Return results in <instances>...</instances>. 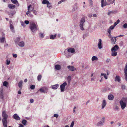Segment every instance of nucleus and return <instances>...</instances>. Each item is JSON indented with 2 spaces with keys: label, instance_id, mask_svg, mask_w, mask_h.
<instances>
[{
  "label": "nucleus",
  "instance_id": "42",
  "mask_svg": "<svg viewBox=\"0 0 127 127\" xmlns=\"http://www.w3.org/2000/svg\"><path fill=\"white\" fill-rule=\"evenodd\" d=\"M10 29L11 30H13V29L14 27H13V25L12 24H10Z\"/></svg>",
  "mask_w": 127,
  "mask_h": 127
},
{
  "label": "nucleus",
  "instance_id": "63",
  "mask_svg": "<svg viewBox=\"0 0 127 127\" xmlns=\"http://www.w3.org/2000/svg\"><path fill=\"white\" fill-rule=\"evenodd\" d=\"M20 127H23V126L22 124H20Z\"/></svg>",
  "mask_w": 127,
  "mask_h": 127
},
{
  "label": "nucleus",
  "instance_id": "15",
  "mask_svg": "<svg viewBox=\"0 0 127 127\" xmlns=\"http://www.w3.org/2000/svg\"><path fill=\"white\" fill-rule=\"evenodd\" d=\"M106 104V101L105 100H103L102 103V109H103L104 107L105 106Z\"/></svg>",
  "mask_w": 127,
  "mask_h": 127
},
{
  "label": "nucleus",
  "instance_id": "6",
  "mask_svg": "<svg viewBox=\"0 0 127 127\" xmlns=\"http://www.w3.org/2000/svg\"><path fill=\"white\" fill-rule=\"evenodd\" d=\"M108 36L109 38H110L111 39V43L112 44H114L115 43V42L116 41V37H113L111 35H108Z\"/></svg>",
  "mask_w": 127,
  "mask_h": 127
},
{
  "label": "nucleus",
  "instance_id": "36",
  "mask_svg": "<svg viewBox=\"0 0 127 127\" xmlns=\"http://www.w3.org/2000/svg\"><path fill=\"white\" fill-rule=\"evenodd\" d=\"M8 83L7 81H4L3 83V85L4 86H7L8 85Z\"/></svg>",
  "mask_w": 127,
  "mask_h": 127
},
{
  "label": "nucleus",
  "instance_id": "16",
  "mask_svg": "<svg viewBox=\"0 0 127 127\" xmlns=\"http://www.w3.org/2000/svg\"><path fill=\"white\" fill-rule=\"evenodd\" d=\"M68 52H70L71 53H73L75 52V50L74 48H70L68 49L67 50Z\"/></svg>",
  "mask_w": 127,
  "mask_h": 127
},
{
  "label": "nucleus",
  "instance_id": "48",
  "mask_svg": "<svg viewBox=\"0 0 127 127\" xmlns=\"http://www.w3.org/2000/svg\"><path fill=\"white\" fill-rule=\"evenodd\" d=\"M25 23L26 24L28 25L29 23V21L28 20H25Z\"/></svg>",
  "mask_w": 127,
  "mask_h": 127
},
{
  "label": "nucleus",
  "instance_id": "8",
  "mask_svg": "<svg viewBox=\"0 0 127 127\" xmlns=\"http://www.w3.org/2000/svg\"><path fill=\"white\" fill-rule=\"evenodd\" d=\"M68 68L70 71H73L76 70V69L73 66L68 65L67 67Z\"/></svg>",
  "mask_w": 127,
  "mask_h": 127
},
{
  "label": "nucleus",
  "instance_id": "2",
  "mask_svg": "<svg viewBox=\"0 0 127 127\" xmlns=\"http://www.w3.org/2000/svg\"><path fill=\"white\" fill-rule=\"evenodd\" d=\"M30 28L32 31L33 32L38 30V26L34 22H31L30 23Z\"/></svg>",
  "mask_w": 127,
  "mask_h": 127
},
{
  "label": "nucleus",
  "instance_id": "11",
  "mask_svg": "<svg viewBox=\"0 0 127 127\" xmlns=\"http://www.w3.org/2000/svg\"><path fill=\"white\" fill-rule=\"evenodd\" d=\"M101 41V39H99V40L98 46V48L100 49H101L102 47V45Z\"/></svg>",
  "mask_w": 127,
  "mask_h": 127
},
{
  "label": "nucleus",
  "instance_id": "31",
  "mask_svg": "<svg viewBox=\"0 0 127 127\" xmlns=\"http://www.w3.org/2000/svg\"><path fill=\"white\" fill-rule=\"evenodd\" d=\"M42 78V76L41 75H39L37 77V79L38 81H40L41 80Z\"/></svg>",
  "mask_w": 127,
  "mask_h": 127
},
{
  "label": "nucleus",
  "instance_id": "26",
  "mask_svg": "<svg viewBox=\"0 0 127 127\" xmlns=\"http://www.w3.org/2000/svg\"><path fill=\"white\" fill-rule=\"evenodd\" d=\"M56 34H55L54 35H51L50 36V38L51 39H54L56 37Z\"/></svg>",
  "mask_w": 127,
  "mask_h": 127
},
{
  "label": "nucleus",
  "instance_id": "37",
  "mask_svg": "<svg viewBox=\"0 0 127 127\" xmlns=\"http://www.w3.org/2000/svg\"><path fill=\"white\" fill-rule=\"evenodd\" d=\"M39 35L40 37L41 38H42L44 37V35L43 34L41 33H39Z\"/></svg>",
  "mask_w": 127,
  "mask_h": 127
},
{
  "label": "nucleus",
  "instance_id": "27",
  "mask_svg": "<svg viewBox=\"0 0 127 127\" xmlns=\"http://www.w3.org/2000/svg\"><path fill=\"white\" fill-rule=\"evenodd\" d=\"M115 0H107L108 2L109 3V4H112L113 3H114Z\"/></svg>",
  "mask_w": 127,
  "mask_h": 127
},
{
  "label": "nucleus",
  "instance_id": "46",
  "mask_svg": "<svg viewBox=\"0 0 127 127\" xmlns=\"http://www.w3.org/2000/svg\"><path fill=\"white\" fill-rule=\"evenodd\" d=\"M89 1L91 6L93 5V1L91 0H89Z\"/></svg>",
  "mask_w": 127,
  "mask_h": 127
},
{
  "label": "nucleus",
  "instance_id": "59",
  "mask_svg": "<svg viewBox=\"0 0 127 127\" xmlns=\"http://www.w3.org/2000/svg\"><path fill=\"white\" fill-rule=\"evenodd\" d=\"M120 21L119 19L116 22L118 24L119 23Z\"/></svg>",
  "mask_w": 127,
  "mask_h": 127
},
{
  "label": "nucleus",
  "instance_id": "33",
  "mask_svg": "<svg viewBox=\"0 0 127 127\" xmlns=\"http://www.w3.org/2000/svg\"><path fill=\"white\" fill-rule=\"evenodd\" d=\"M67 80L69 84H70L71 80V77L70 76H68L67 78Z\"/></svg>",
  "mask_w": 127,
  "mask_h": 127
},
{
  "label": "nucleus",
  "instance_id": "4",
  "mask_svg": "<svg viewBox=\"0 0 127 127\" xmlns=\"http://www.w3.org/2000/svg\"><path fill=\"white\" fill-rule=\"evenodd\" d=\"M85 21V19L84 18H82L80 22V29L82 30H84V28L83 27V24Z\"/></svg>",
  "mask_w": 127,
  "mask_h": 127
},
{
  "label": "nucleus",
  "instance_id": "25",
  "mask_svg": "<svg viewBox=\"0 0 127 127\" xmlns=\"http://www.w3.org/2000/svg\"><path fill=\"white\" fill-rule=\"evenodd\" d=\"M18 45L19 46L21 47H23L24 45V43L23 41H22L21 42L18 44Z\"/></svg>",
  "mask_w": 127,
  "mask_h": 127
},
{
  "label": "nucleus",
  "instance_id": "23",
  "mask_svg": "<svg viewBox=\"0 0 127 127\" xmlns=\"http://www.w3.org/2000/svg\"><path fill=\"white\" fill-rule=\"evenodd\" d=\"M23 83V82L22 81H20L19 82L18 84L19 87L21 89H22V85Z\"/></svg>",
  "mask_w": 127,
  "mask_h": 127
},
{
  "label": "nucleus",
  "instance_id": "45",
  "mask_svg": "<svg viewBox=\"0 0 127 127\" xmlns=\"http://www.w3.org/2000/svg\"><path fill=\"white\" fill-rule=\"evenodd\" d=\"M114 27H115L114 26H111L110 27L109 29L111 30H112L114 28Z\"/></svg>",
  "mask_w": 127,
  "mask_h": 127
},
{
  "label": "nucleus",
  "instance_id": "30",
  "mask_svg": "<svg viewBox=\"0 0 127 127\" xmlns=\"http://www.w3.org/2000/svg\"><path fill=\"white\" fill-rule=\"evenodd\" d=\"M5 40V37H4L1 38H0V42L1 43H3L4 42Z\"/></svg>",
  "mask_w": 127,
  "mask_h": 127
},
{
  "label": "nucleus",
  "instance_id": "58",
  "mask_svg": "<svg viewBox=\"0 0 127 127\" xmlns=\"http://www.w3.org/2000/svg\"><path fill=\"white\" fill-rule=\"evenodd\" d=\"M120 21L119 19L116 22L118 24L119 23Z\"/></svg>",
  "mask_w": 127,
  "mask_h": 127
},
{
  "label": "nucleus",
  "instance_id": "43",
  "mask_svg": "<svg viewBox=\"0 0 127 127\" xmlns=\"http://www.w3.org/2000/svg\"><path fill=\"white\" fill-rule=\"evenodd\" d=\"M121 88L123 90L125 89L126 88V86L125 85H122L121 86Z\"/></svg>",
  "mask_w": 127,
  "mask_h": 127
},
{
  "label": "nucleus",
  "instance_id": "60",
  "mask_svg": "<svg viewBox=\"0 0 127 127\" xmlns=\"http://www.w3.org/2000/svg\"><path fill=\"white\" fill-rule=\"evenodd\" d=\"M21 89H20V90L18 92V93L19 94H21Z\"/></svg>",
  "mask_w": 127,
  "mask_h": 127
},
{
  "label": "nucleus",
  "instance_id": "44",
  "mask_svg": "<svg viewBox=\"0 0 127 127\" xmlns=\"http://www.w3.org/2000/svg\"><path fill=\"white\" fill-rule=\"evenodd\" d=\"M74 122L73 121H72V123L70 125V127H73V125H74Z\"/></svg>",
  "mask_w": 127,
  "mask_h": 127
},
{
  "label": "nucleus",
  "instance_id": "62",
  "mask_svg": "<svg viewBox=\"0 0 127 127\" xmlns=\"http://www.w3.org/2000/svg\"><path fill=\"white\" fill-rule=\"evenodd\" d=\"M117 24L116 22H115L114 24V26L115 27Z\"/></svg>",
  "mask_w": 127,
  "mask_h": 127
},
{
  "label": "nucleus",
  "instance_id": "57",
  "mask_svg": "<svg viewBox=\"0 0 127 127\" xmlns=\"http://www.w3.org/2000/svg\"><path fill=\"white\" fill-rule=\"evenodd\" d=\"M30 102L31 103H32L33 102V100L31 99L30 100Z\"/></svg>",
  "mask_w": 127,
  "mask_h": 127
},
{
  "label": "nucleus",
  "instance_id": "52",
  "mask_svg": "<svg viewBox=\"0 0 127 127\" xmlns=\"http://www.w3.org/2000/svg\"><path fill=\"white\" fill-rule=\"evenodd\" d=\"M34 8L32 7H31L30 8V11H31L33 10Z\"/></svg>",
  "mask_w": 127,
  "mask_h": 127
},
{
  "label": "nucleus",
  "instance_id": "29",
  "mask_svg": "<svg viewBox=\"0 0 127 127\" xmlns=\"http://www.w3.org/2000/svg\"><path fill=\"white\" fill-rule=\"evenodd\" d=\"M31 6V5H30L29 6H28V11L26 13V15H28L30 13V8Z\"/></svg>",
  "mask_w": 127,
  "mask_h": 127
},
{
  "label": "nucleus",
  "instance_id": "32",
  "mask_svg": "<svg viewBox=\"0 0 127 127\" xmlns=\"http://www.w3.org/2000/svg\"><path fill=\"white\" fill-rule=\"evenodd\" d=\"M11 1L14 4H16L17 3L18 5H17L18 6L19 5V4L18 3V1L17 0H11Z\"/></svg>",
  "mask_w": 127,
  "mask_h": 127
},
{
  "label": "nucleus",
  "instance_id": "50",
  "mask_svg": "<svg viewBox=\"0 0 127 127\" xmlns=\"http://www.w3.org/2000/svg\"><path fill=\"white\" fill-rule=\"evenodd\" d=\"M108 32L109 34V35H111V30L109 29H108Z\"/></svg>",
  "mask_w": 127,
  "mask_h": 127
},
{
  "label": "nucleus",
  "instance_id": "61",
  "mask_svg": "<svg viewBox=\"0 0 127 127\" xmlns=\"http://www.w3.org/2000/svg\"><path fill=\"white\" fill-rule=\"evenodd\" d=\"M110 61V59H107V60H106V62L107 63L109 62Z\"/></svg>",
  "mask_w": 127,
  "mask_h": 127
},
{
  "label": "nucleus",
  "instance_id": "24",
  "mask_svg": "<svg viewBox=\"0 0 127 127\" xmlns=\"http://www.w3.org/2000/svg\"><path fill=\"white\" fill-rule=\"evenodd\" d=\"M125 74V77L126 81H127V69H126V70H124Z\"/></svg>",
  "mask_w": 127,
  "mask_h": 127
},
{
  "label": "nucleus",
  "instance_id": "5",
  "mask_svg": "<svg viewBox=\"0 0 127 127\" xmlns=\"http://www.w3.org/2000/svg\"><path fill=\"white\" fill-rule=\"evenodd\" d=\"M67 85V84L65 82L61 85L60 87L61 91L62 92H64V91L65 87Z\"/></svg>",
  "mask_w": 127,
  "mask_h": 127
},
{
  "label": "nucleus",
  "instance_id": "12",
  "mask_svg": "<svg viewBox=\"0 0 127 127\" xmlns=\"http://www.w3.org/2000/svg\"><path fill=\"white\" fill-rule=\"evenodd\" d=\"M13 118L14 119L17 120H19L20 119V117L16 114H15L13 115Z\"/></svg>",
  "mask_w": 127,
  "mask_h": 127
},
{
  "label": "nucleus",
  "instance_id": "28",
  "mask_svg": "<svg viewBox=\"0 0 127 127\" xmlns=\"http://www.w3.org/2000/svg\"><path fill=\"white\" fill-rule=\"evenodd\" d=\"M98 60V59L95 56H93L92 57V61H97Z\"/></svg>",
  "mask_w": 127,
  "mask_h": 127
},
{
  "label": "nucleus",
  "instance_id": "22",
  "mask_svg": "<svg viewBox=\"0 0 127 127\" xmlns=\"http://www.w3.org/2000/svg\"><path fill=\"white\" fill-rule=\"evenodd\" d=\"M55 68L57 70H59L61 69V66L58 64L56 65L55 66Z\"/></svg>",
  "mask_w": 127,
  "mask_h": 127
},
{
  "label": "nucleus",
  "instance_id": "3",
  "mask_svg": "<svg viewBox=\"0 0 127 127\" xmlns=\"http://www.w3.org/2000/svg\"><path fill=\"white\" fill-rule=\"evenodd\" d=\"M127 100V98H123L122 100L120 101V104L121 106V108L122 109H124L126 106V103L123 102V101H126Z\"/></svg>",
  "mask_w": 127,
  "mask_h": 127
},
{
  "label": "nucleus",
  "instance_id": "64",
  "mask_svg": "<svg viewBox=\"0 0 127 127\" xmlns=\"http://www.w3.org/2000/svg\"><path fill=\"white\" fill-rule=\"evenodd\" d=\"M27 79H25L24 80V82H27Z\"/></svg>",
  "mask_w": 127,
  "mask_h": 127
},
{
  "label": "nucleus",
  "instance_id": "56",
  "mask_svg": "<svg viewBox=\"0 0 127 127\" xmlns=\"http://www.w3.org/2000/svg\"><path fill=\"white\" fill-rule=\"evenodd\" d=\"M69 53H68L67 54L66 53L65 54L66 56L68 58L70 56L69 55Z\"/></svg>",
  "mask_w": 127,
  "mask_h": 127
},
{
  "label": "nucleus",
  "instance_id": "7",
  "mask_svg": "<svg viewBox=\"0 0 127 127\" xmlns=\"http://www.w3.org/2000/svg\"><path fill=\"white\" fill-rule=\"evenodd\" d=\"M4 98L3 88L1 87L0 89V98L3 99Z\"/></svg>",
  "mask_w": 127,
  "mask_h": 127
},
{
  "label": "nucleus",
  "instance_id": "14",
  "mask_svg": "<svg viewBox=\"0 0 127 127\" xmlns=\"http://www.w3.org/2000/svg\"><path fill=\"white\" fill-rule=\"evenodd\" d=\"M59 85L57 84L53 85L51 86L52 87V88L54 90H56L57 89L58 87L59 86Z\"/></svg>",
  "mask_w": 127,
  "mask_h": 127
},
{
  "label": "nucleus",
  "instance_id": "47",
  "mask_svg": "<svg viewBox=\"0 0 127 127\" xmlns=\"http://www.w3.org/2000/svg\"><path fill=\"white\" fill-rule=\"evenodd\" d=\"M10 61L9 60H8L6 61V64L7 65H9L10 64Z\"/></svg>",
  "mask_w": 127,
  "mask_h": 127
},
{
  "label": "nucleus",
  "instance_id": "49",
  "mask_svg": "<svg viewBox=\"0 0 127 127\" xmlns=\"http://www.w3.org/2000/svg\"><path fill=\"white\" fill-rule=\"evenodd\" d=\"M123 27L124 28H127V24L126 23L124 24L123 25Z\"/></svg>",
  "mask_w": 127,
  "mask_h": 127
},
{
  "label": "nucleus",
  "instance_id": "13",
  "mask_svg": "<svg viewBox=\"0 0 127 127\" xmlns=\"http://www.w3.org/2000/svg\"><path fill=\"white\" fill-rule=\"evenodd\" d=\"M119 48V47L118 45H115L112 48L111 51H116Z\"/></svg>",
  "mask_w": 127,
  "mask_h": 127
},
{
  "label": "nucleus",
  "instance_id": "19",
  "mask_svg": "<svg viewBox=\"0 0 127 127\" xmlns=\"http://www.w3.org/2000/svg\"><path fill=\"white\" fill-rule=\"evenodd\" d=\"M111 55L113 56H116L117 54V52L116 51H111Z\"/></svg>",
  "mask_w": 127,
  "mask_h": 127
},
{
  "label": "nucleus",
  "instance_id": "40",
  "mask_svg": "<svg viewBox=\"0 0 127 127\" xmlns=\"http://www.w3.org/2000/svg\"><path fill=\"white\" fill-rule=\"evenodd\" d=\"M47 6L48 8H50L51 6V4L49 2L47 4Z\"/></svg>",
  "mask_w": 127,
  "mask_h": 127
},
{
  "label": "nucleus",
  "instance_id": "9",
  "mask_svg": "<svg viewBox=\"0 0 127 127\" xmlns=\"http://www.w3.org/2000/svg\"><path fill=\"white\" fill-rule=\"evenodd\" d=\"M45 89L47 90V87H45L41 88L39 89V91L41 92V93H47V91H45L44 90Z\"/></svg>",
  "mask_w": 127,
  "mask_h": 127
},
{
  "label": "nucleus",
  "instance_id": "54",
  "mask_svg": "<svg viewBox=\"0 0 127 127\" xmlns=\"http://www.w3.org/2000/svg\"><path fill=\"white\" fill-rule=\"evenodd\" d=\"M33 12L35 15H36L37 14V11L35 10H33Z\"/></svg>",
  "mask_w": 127,
  "mask_h": 127
},
{
  "label": "nucleus",
  "instance_id": "18",
  "mask_svg": "<svg viewBox=\"0 0 127 127\" xmlns=\"http://www.w3.org/2000/svg\"><path fill=\"white\" fill-rule=\"evenodd\" d=\"M8 7L9 8L11 9H13L15 7V5L13 4H9L8 5Z\"/></svg>",
  "mask_w": 127,
  "mask_h": 127
},
{
  "label": "nucleus",
  "instance_id": "20",
  "mask_svg": "<svg viewBox=\"0 0 127 127\" xmlns=\"http://www.w3.org/2000/svg\"><path fill=\"white\" fill-rule=\"evenodd\" d=\"M114 98V96L112 95H110L108 96V98L109 100H112Z\"/></svg>",
  "mask_w": 127,
  "mask_h": 127
},
{
  "label": "nucleus",
  "instance_id": "34",
  "mask_svg": "<svg viewBox=\"0 0 127 127\" xmlns=\"http://www.w3.org/2000/svg\"><path fill=\"white\" fill-rule=\"evenodd\" d=\"M49 2V1L47 0H43L42 1V3L43 4H47Z\"/></svg>",
  "mask_w": 127,
  "mask_h": 127
},
{
  "label": "nucleus",
  "instance_id": "21",
  "mask_svg": "<svg viewBox=\"0 0 127 127\" xmlns=\"http://www.w3.org/2000/svg\"><path fill=\"white\" fill-rule=\"evenodd\" d=\"M115 80L116 81H118L119 82L120 80V76H116L115 77Z\"/></svg>",
  "mask_w": 127,
  "mask_h": 127
},
{
  "label": "nucleus",
  "instance_id": "55",
  "mask_svg": "<svg viewBox=\"0 0 127 127\" xmlns=\"http://www.w3.org/2000/svg\"><path fill=\"white\" fill-rule=\"evenodd\" d=\"M13 56L14 58H16L17 57V55L16 54H13Z\"/></svg>",
  "mask_w": 127,
  "mask_h": 127
},
{
  "label": "nucleus",
  "instance_id": "39",
  "mask_svg": "<svg viewBox=\"0 0 127 127\" xmlns=\"http://www.w3.org/2000/svg\"><path fill=\"white\" fill-rule=\"evenodd\" d=\"M27 121L25 120H23L22 123L24 125H25Z\"/></svg>",
  "mask_w": 127,
  "mask_h": 127
},
{
  "label": "nucleus",
  "instance_id": "51",
  "mask_svg": "<svg viewBox=\"0 0 127 127\" xmlns=\"http://www.w3.org/2000/svg\"><path fill=\"white\" fill-rule=\"evenodd\" d=\"M54 117L57 118L58 117V115L57 114H55L54 115Z\"/></svg>",
  "mask_w": 127,
  "mask_h": 127
},
{
  "label": "nucleus",
  "instance_id": "41",
  "mask_svg": "<svg viewBox=\"0 0 127 127\" xmlns=\"http://www.w3.org/2000/svg\"><path fill=\"white\" fill-rule=\"evenodd\" d=\"M35 88V86L34 85H32L30 87V88L32 89H34Z\"/></svg>",
  "mask_w": 127,
  "mask_h": 127
},
{
  "label": "nucleus",
  "instance_id": "1",
  "mask_svg": "<svg viewBox=\"0 0 127 127\" xmlns=\"http://www.w3.org/2000/svg\"><path fill=\"white\" fill-rule=\"evenodd\" d=\"M2 114L3 118L2 119L3 125L4 127H7V119L8 117V116L6 113V112L5 110L2 111Z\"/></svg>",
  "mask_w": 127,
  "mask_h": 127
},
{
  "label": "nucleus",
  "instance_id": "53",
  "mask_svg": "<svg viewBox=\"0 0 127 127\" xmlns=\"http://www.w3.org/2000/svg\"><path fill=\"white\" fill-rule=\"evenodd\" d=\"M113 13V12L112 11L109 12L108 13V15H110L111 14Z\"/></svg>",
  "mask_w": 127,
  "mask_h": 127
},
{
  "label": "nucleus",
  "instance_id": "10",
  "mask_svg": "<svg viewBox=\"0 0 127 127\" xmlns=\"http://www.w3.org/2000/svg\"><path fill=\"white\" fill-rule=\"evenodd\" d=\"M105 118L104 117L102 118V120L101 121H100L97 123V126H99L102 125L104 122Z\"/></svg>",
  "mask_w": 127,
  "mask_h": 127
},
{
  "label": "nucleus",
  "instance_id": "35",
  "mask_svg": "<svg viewBox=\"0 0 127 127\" xmlns=\"http://www.w3.org/2000/svg\"><path fill=\"white\" fill-rule=\"evenodd\" d=\"M101 76L103 75L104 76V77L105 79H107V77L106 76L105 74L101 73Z\"/></svg>",
  "mask_w": 127,
  "mask_h": 127
},
{
  "label": "nucleus",
  "instance_id": "17",
  "mask_svg": "<svg viewBox=\"0 0 127 127\" xmlns=\"http://www.w3.org/2000/svg\"><path fill=\"white\" fill-rule=\"evenodd\" d=\"M101 7H103V6H105L106 5H109V4L105 0V1H104V0H103V1L102 2L103 4L102 6V3L101 2Z\"/></svg>",
  "mask_w": 127,
  "mask_h": 127
},
{
  "label": "nucleus",
  "instance_id": "38",
  "mask_svg": "<svg viewBox=\"0 0 127 127\" xmlns=\"http://www.w3.org/2000/svg\"><path fill=\"white\" fill-rule=\"evenodd\" d=\"M20 37H18L16 39V40L15 41V42H16L17 43L19 42L20 40Z\"/></svg>",
  "mask_w": 127,
  "mask_h": 127
}]
</instances>
